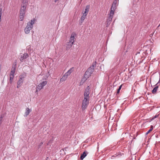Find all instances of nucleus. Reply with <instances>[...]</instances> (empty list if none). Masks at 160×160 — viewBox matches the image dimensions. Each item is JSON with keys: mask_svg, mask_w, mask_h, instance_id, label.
Segmentation results:
<instances>
[{"mask_svg": "<svg viewBox=\"0 0 160 160\" xmlns=\"http://www.w3.org/2000/svg\"><path fill=\"white\" fill-rule=\"evenodd\" d=\"M88 153L86 151H85L84 152H83V153L81 154L80 157L81 159L83 160V158L87 156V154Z\"/></svg>", "mask_w": 160, "mask_h": 160, "instance_id": "obj_18", "label": "nucleus"}, {"mask_svg": "<svg viewBox=\"0 0 160 160\" xmlns=\"http://www.w3.org/2000/svg\"><path fill=\"white\" fill-rule=\"evenodd\" d=\"M36 20L34 18L28 22L26 28L24 29V32L26 34H28L30 31L33 28V25L35 23Z\"/></svg>", "mask_w": 160, "mask_h": 160, "instance_id": "obj_1", "label": "nucleus"}, {"mask_svg": "<svg viewBox=\"0 0 160 160\" xmlns=\"http://www.w3.org/2000/svg\"><path fill=\"white\" fill-rule=\"evenodd\" d=\"M24 15L20 14V21H22L23 20Z\"/></svg>", "mask_w": 160, "mask_h": 160, "instance_id": "obj_22", "label": "nucleus"}, {"mask_svg": "<svg viewBox=\"0 0 160 160\" xmlns=\"http://www.w3.org/2000/svg\"><path fill=\"white\" fill-rule=\"evenodd\" d=\"M4 117V115H2L0 117V125H1L2 121V119Z\"/></svg>", "mask_w": 160, "mask_h": 160, "instance_id": "obj_23", "label": "nucleus"}, {"mask_svg": "<svg viewBox=\"0 0 160 160\" xmlns=\"http://www.w3.org/2000/svg\"><path fill=\"white\" fill-rule=\"evenodd\" d=\"M14 78V75L10 74V83H12Z\"/></svg>", "mask_w": 160, "mask_h": 160, "instance_id": "obj_20", "label": "nucleus"}, {"mask_svg": "<svg viewBox=\"0 0 160 160\" xmlns=\"http://www.w3.org/2000/svg\"><path fill=\"white\" fill-rule=\"evenodd\" d=\"M158 115H159L158 114V115H156L154 117H153L152 118V119H154V118H157L158 116Z\"/></svg>", "mask_w": 160, "mask_h": 160, "instance_id": "obj_27", "label": "nucleus"}, {"mask_svg": "<svg viewBox=\"0 0 160 160\" xmlns=\"http://www.w3.org/2000/svg\"><path fill=\"white\" fill-rule=\"evenodd\" d=\"M73 43L72 42H67L66 44V49L67 50H68L70 48H71Z\"/></svg>", "mask_w": 160, "mask_h": 160, "instance_id": "obj_12", "label": "nucleus"}, {"mask_svg": "<svg viewBox=\"0 0 160 160\" xmlns=\"http://www.w3.org/2000/svg\"><path fill=\"white\" fill-rule=\"evenodd\" d=\"M38 91H39V90H38V89L37 88V89L36 90L35 92H37Z\"/></svg>", "mask_w": 160, "mask_h": 160, "instance_id": "obj_33", "label": "nucleus"}, {"mask_svg": "<svg viewBox=\"0 0 160 160\" xmlns=\"http://www.w3.org/2000/svg\"><path fill=\"white\" fill-rule=\"evenodd\" d=\"M31 111V109H30L28 108H27L26 109L25 116L27 117L28 115L30 112Z\"/></svg>", "mask_w": 160, "mask_h": 160, "instance_id": "obj_17", "label": "nucleus"}, {"mask_svg": "<svg viewBox=\"0 0 160 160\" xmlns=\"http://www.w3.org/2000/svg\"><path fill=\"white\" fill-rule=\"evenodd\" d=\"M90 87L89 86H88L84 92V99H87L89 100V94H90Z\"/></svg>", "mask_w": 160, "mask_h": 160, "instance_id": "obj_6", "label": "nucleus"}, {"mask_svg": "<svg viewBox=\"0 0 160 160\" xmlns=\"http://www.w3.org/2000/svg\"><path fill=\"white\" fill-rule=\"evenodd\" d=\"M47 82L46 81L42 82L37 86L38 89L39 91L40 90L47 84Z\"/></svg>", "mask_w": 160, "mask_h": 160, "instance_id": "obj_8", "label": "nucleus"}, {"mask_svg": "<svg viewBox=\"0 0 160 160\" xmlns=\"http://www.w3.org/2000/svg\"><path fill=\"white\" fill-rule=\"evenodd\" d=\"M74 68H70L65 73V74L67 75L68 77L71 73L73 71Z\"/></svg>", "mask_w": 160, "mask_h": 160, "instance_id": "obj_15", "label": "nucleus"}, {"mask_svg": "<svg viewBox=\"0 0 160 160\" xmlns=\"http://www.w3.org/2000/svg\"><path fill=\"white\" fill-rule=\"evenodd\" d=\"M153 126H151V128H150V129H152V131L153 130Z\"/></svg>", "mask_w": 160, "mask_h": 160, "instance_id": "obj_32", "label": "nucleus"}, {"mask_svg": "<svg viewBox=\"0 0 160 160\" xmlns=\"http://www.w3.org/2000/svg\"><path fill=\"white\" fill-rule=\"evenodd\" d=\"M160 82V78L159 80V81L156 84H155V87L153 89L152 91V92L153 93L155 94L156 93L157 90L158 88V84Z\"/></svg>", "mask_w": 160, "mask_h": 160, "instance_id": "obj_13", "label": "nucleus"}, {"mask_svg": "<svg viewBox=\"0 0 160 160\" xmlns=\"http://www.w3.org/2000/svg\"><path fill=\"white\" fill-rule=\"evenodd\" d=\"M28 0H22L20 14H21V15L25 14V10L28 5Z\"/></svg>", "mask_w": 160, "mask_h": 160, "instance_id": "obj_2", "label": "nucleus"}, {"mask_svg": "<svg viewBox=\"0 0 160 160\" xmlns=\"http://www.w3.org/2000/svg\"><path fill=\"white\" fill-rule=\"evenodd\" d=\"M15 65H14V66H12V69H11V72H10V74H14V73H15V70H16V62H17V61L16 60L15 61Z\"/></svg>", "mask_w": 160, "mask_h": 160, "instance_id": "obj_14", "label": "nucleus"}, {"mask_svg": "<svg viewBox=\"0 0 160 160\" xmlns=\"http://www.w3.org/2000/svg\"><path fill=\"white\" fill-rule=\"evenodd\" d=\"M87 14H88L87 12H84L83 13V15L86 17L87 15Z\"/></svg>", "mask_w": 160, "mask_h": 160, "instance_id": "obj_28", "label": "nucleus"}, {"mask_svg": "<svg viewBox=\"0 0 160 160\" xmlns=\"http://www.w3.org/2000/svg\"><path fill=\"white\" fill-rule=\"evenodd\" d=\"M117 3V0H114L112 6L111 8V11H113V12H114V11L116 9Z\"/></svg>", "mask_w": 160, "mask_h": 160, "instance_id": "obj_11", "label": "nucleus"}, {"mask_svg": "<svg viewBox=\"0 0 160 160\" xmlns=\"http://www.w3.org/2000/svg\"><path fill=\"white\" fill-rule=\"evenodd\" d=\"M29 57L28 54L27 53L21 54L20 60L21 62H22L25 61V60Z\"/></svg>", "mask_w": 160, "mask_h": 160, "instance_id": "obj_7", "label": "nucleus"}, {"mask_svg": "<svg viewBox=\"0 0 160 160\" xmlns=\"http://www.w3.org/2000/svg\"><path fill=\"white\" fill-rule=\"evenodd\" d=\"M86 17L83 15L81 17V22H83L84 19Z\"/></svg>", "mask_w": 160, "mask_h": 160, "instance_id": "obj_25", "label": "nucleus"}, {"mask_svg": "<svg viewBox=\"0 0 160 160\" xmlns=\"http://www.w3.org/2000/svg\"><path fill=\"white\" fill-rule=\"evenodd\" d=\"M26 77V75L25 74H22L19 76V80L17 82V88H18L20 87L22 85L24 79Z\"/></svg>", "mask_w": 160, "mask_h": 160, "instance_id": "obj_4", "label": "nucleus"}, {"mask_svg": "<svg viewBox=\"0 0 160 160\" xmlns=\"http://www.w3.org/2000/svg\"><path fill=\"white\" fill-rule=\"evenodd\" d=\"M43 144V142H41L40 143L39 145V148Z\"/></svg>", "mask_w": 160, "mask_h": 160, "instance_id": "obj_31", "label": "nucleus"}, {"mask_svg": "<svg viewBox=\"0 0 160 160\" xmlns=\"http://www.w3.org/2000/svg\"><path fill=\"white\" fill-rule=\"evenodd\" d=\"M122 87V85H121L119 87L118 89V90L117 91V94H118L120 92V91L121 90V88Z\"/></svg>", "mask_w": 160, "mask_h": 160, "instance_id": "obj_24", "label": "nucleus"}, {"mask_svg": "<svg viewBox=\"0 0 160 160\" xmlns=\"http://www.w3.org/2000/svg\"><path fill=\"white\" fill-rule=\"evenodd\" d=\"M152 131L151 129H150L146 133V135H147L151 131Z\"/></svg>", "mask_w": 160, "mask_h": 160, "instance_id": "obj_29", "label": "nucleus"}, {"mask_svg": "<svg viewBox=\"0 0 160 160\" xmlns=\"http://www.w3.org/2000/svg\"><path fill=\"white\" fill-rule=\"evenodd\" d=\"M114 12H113V11H110V13L109 14V16L107 20L108 24H109L111 21H112Z\"/></svg>", "mask_w": 160, "mask_h": 160, "instance_id": "obj_10", "label": "nucleus"}, {"mask_svg": "<svg viewBox=\"0 0 160 160\" xmlns=\"http://www.w3.org/2000/svg\"><path fill=\"white\" fill-rule=\"evenodd\" d=\"M89 99H84L82 103V110H85L89 104Z\"/></svg>", "mask_w": 160, "mask_h": 160, "instance_id": "obj_5", "label": "nucleus"}, {"mask_svg": "<svg viewBox=\"0 0 160 160\" xmlns=\"http://www.w3.org/2000/svg\"><path fill=\"white\" fill-rule=\"evenodd\" d=\"M96 66V62L93 63L90 67H89L85 72V75H88L90 76L94 71V68Z\"/></svg>", "mask_w": 160, "mask_h": 160, "instance_id": "obj_3", "label": "nucleus"}, {"mask_svg": "<svg viewBox=\"0 0 160 160\" xmlns=\"http://www.w3.org/2000/svg\"><path fill=\"white\" fill-rule=\"evenodd\" d=\"M2 9V8H0V18L1 19Z\"/></svg>", "mask_w": 160, "mask_h": 160, "instance_id": "obj_26", "label": "nucleus"}, {"mask_svg": "<svg viewBox=\"0 0 160 160\" xmlns=\"http://www.w3.org/2000/svg\"><path fill=\"white\" fill-rule=\"evenodd\" d=\"M68 77V76H67V75L65 74L63 75L62 77L60 79V82H63V81H65L66 80Z\"/></svg>", "mask_w": 160, "mask_h": 160, "instance_id": "obj_16", "label": "nucleus"}, {"mask_svg": "<svg viewBox=\"0 0 160 160\" xmlns=\"http://www.w3.org/2000/svg\"><path fill=\"white\" fill-rule=\"evenodd\" d=\"M74 34H71V37L70 38L69 41H68L70 42H72V43H73L74 42Z\"/></svg>", "mask_w": 160, "mask_h": 160, "instance_id": "obj_19", "label": "nucleus"}, {"mask_svg": "<svg viewBox=\"0 0 160 160\" xmlns=\"http://www.w3.org/2000/svg\"><path fill=\"white\" fill-rule=\"evenodd\" d=\"M52 140H50V141L49 142H48V143H47V145H48L49 144V143L50 142V143H51L52 142Z\"/></svg>", "mask_w": 160, "mask_h": 160, "instance_id": "obj_30", "label": "nucleus"}, {"mask_svg": "<svg viewBox=\"0 0 160 160\" xmlns=\"http://www.w3.org/2000/svg\"><path fill=\"white\" fill-rule=\"evenodd\" d=\"M89 77L88 75H86L85 73L80 82V85H82Z\"/></svg>", "mask_w": 160, "mask_h": 160, "instance_id": "obj_9", "label": "nucleus"}, {"mask_svg": "<svg viewBox=\"0 0 160 160\" xmlns=\"http://www.w3.org/2000/svg\"><path fill=\"white\" fill-rule=\"evenodd\" d=\"M90 8V6L89 5H88L86 7V8L85 9V11L84 12H88L89 9Z\"/></svg>", "mask_w": 160, "mask_h": 160, "instance_id": "obj_21", "label": "nucleus"}]
</instances>
